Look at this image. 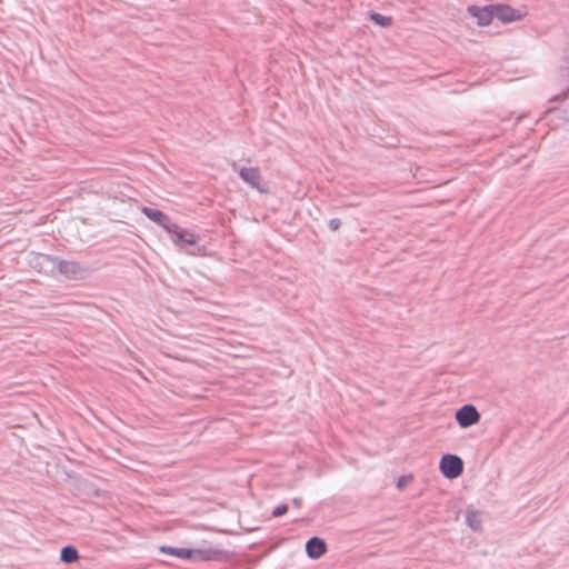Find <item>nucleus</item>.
<instances>
[{"mask_svg": "<svg viewBox=\"0 0 569 569\" xmlns=\"http://www.w3.org/2000/svg\"><path fill=\"white\" fill-rule=\"evenodd\" d=\"M239 176L246 183H248L252 188L257 189L259 192H261V193L267 192V189L263 188L260 183L261 176H260V171L258 168L243 167L239 170Z\"/></svg>", "mask_w": 569, "mask_h": 569, "instance_id": "obj_7", "label": "nucleus"}, {"mask_svg": "<svg viewBox=\"0 0 569 569\" xmlns=\"http://www.w3.org/2000/svg\"><path fill=\"white\" fill-rule=\"evenodd\" d=\"M160 551L167 553L172 557L190 559L191 558V549L189 548H176V547H160Z\"/></svg>", "mask_w": 569, "mask_h": 569, "instance_id": "obj_11", "label": "nucleus"}, {"mask_svg": "<svg viewBox=\"0 0 569 569\" xmlns=\"http://www.w3.org/2000/svg\"><path fill=\"white\" fill-rule=\"evenodd\" d=\"M339 227H340V220H339V219H331V220L329 221V228H330V230L336 231V230H338V229H339Z\"/></svg>", "mask_w": 569, "mask_h": 569, "instance_id": "obj_16", "label": "nucleus"}, {"mask_svg": "<svg viewBox=\"0 0 569 569\" xmlns=\"http://www.w3.org/2000/svg\"><path fill=\"white\" fill-rule=\"evenodd\" d=\"M292 503L296 506V507H301L302 505V499L301 498H295L292 500Z\"/></svg>", "mask_w": 569, "mask_h": 569, "instance_id": "obj_17", "label": "nucleus"}, {"mask_svg": "<svg viewBox=\"0 0 569 569\" xmlns=\"http://www.w3.org/2000/svg\"><path fill=\"white\" fill-rule=\"evenodd\" d=\"M468 12L477 19L479 26H488L495 18L493 4L486 7L470 6L468 7Z\"/></svg>", "mask_w": 569, "mask_h": 569, "instance_id": "obj_8", "label": "nucleus"}, {"mask_svg": "<svg viewBox=\"0 0 569 569\" xmlns=\"http://www.w3.org/2000/svg\"><path fill=\"white\" fill-rule=\"evenodd\" d=\"M455 418L460 428L467 429L477 425L481 416L473 405H465L456 411Z\"/></svg>", "mask_w": 569, "mask_h": 569, "instance_id": "obj_3", "label": "nucleus"}, {"mask_svg": "<svg viewBox=\"0 0 569 569\" xmlns=\"http://www.w3.org/2000/svg\"><path fill=\"white\" fill-rule=\"evenodd\" d=\"M227 558V553L220 549L196 548L191 549V560L193 561H221Z\"/></svg>", "mask_w": 569, "mask_h": 569, "instance_id": "obj_4", "label": "nucleus"}, {"mask_svg": "<svg viewBox=\"0 0 569 569\" xmlns=\"http://www.w3.org/2000/svg\"><path fill=\"white\" fill-rule=\"evenodd\" d=\"M439 469L446 478L456 479L463 471V461L460 457L448 453L442 456Z\"/></svg>", "mask_w": 569, "mask_h": 569, "instance_id": "obj_2", "label": "nucleus"}, {"mask_svg": "<svg viewBox=\"0 0 569 569\" xmlns=\"http://www.w3.org/2000/svg\"><path fill=\"white\" fill-rule=\"evenodd\" d=\"M569 97V89L562 92V98L566 99Z\"/></svg>", "mask_w": 569, "mask_h": 569, "instance_id": "obj_18", "label": "nucleus"}, {"mask_svg": "<svg viewBox=\"0 0 569 569\" xmlns=\"http://www.w3.org/2000/svg\"><path fill=\"white\" fill-rule=\"evenodd\" d=\"M493 16L501 22L509 23L520 20L523 13L508 4H493Z\"/></svg>", "mask_w": 569, "mask_h": 569, "instance_id": "obj_6", "label": "nucleus"}, {"mask_svg": "<svg viewBox=\"0 0 569 569\" xmlns=\"http://www.w3.org/2000/svg\"><path fill=\"white\" fill-rule=\"evenodd\" d=\"M34 266H39L40 271L43 272H52L56 268H58L59 272L67 277H76L79 271V266L76 262L59 261L57 263L54 259L47 254H38L34 258Z\"/></svg>", "mask_w": 569, "mask_h": 569, "instance_id": "obj_1", "label": "nucleus"}, {"mask_svg": "<svg viewBox=\"0 0 569 569\" xmlns=\"http://www.w3.org/2000/svg\"><path fill=\"white\" fill-rule=\"evenodd\" d=\"M288 511V506L287 505H280L278 507H276L272 511V516L273 517H281L283 516L286 512Z\"/></svg>", "mask_w": 569, "mask_h": 569, "instance_id": "obj_15", "label": "nucleus"}, {"mask_svg": "<svg viewBox=\"0 0 569 569\" xmlns=\"http://www.w3.org/2000/svg\"><path fill=\"white\" fill-rule=\"evenodd\" d=\"M467 525L473 530L478 531L481 528L482 519L478 511H469L466 517Z\"/></svg>", "mask_w": 569, "mask_h": 569, "instance_id": "obj_13", "label": "nucleus"}, {"mask_svg": "<svg viewBox=\"0 0 569 569\" xmlns=\"http://www.w3.org/2000/svg\"><path fill=\"white\" fill-rule=\"evenodd\" d=\"M168 233L171 234L173 243L181 248H183V246H194L197 243V237L193 232L180 228L174 222L173 228H170Z\"/></svg>", "mask_w": 569, "mask_h": 569, "instance_id": "obj_5", "label": "nucleus"}, {"mask_svg": "<svg viewBox=\"0 0 569 569\" xmlns=\"http://www.w3.org/2000/svg\"><path fill=\"white\" fill-rule=\"evenodd\" d=\"M78 558H79L78 551L72 546H67V547L62 548V550L60 552V559L66 563H72V562L77 561Z\"/></svg>", "mask_w": 569, "mask_h": 569, "instance_id": "obj_12", "label": "nucleus"}, {"mask_svg": "<svg viewBox=\"0 0 569 569\" xmlns=\"http://www.w3.org/2000/svg\"><path fill=\"white\" fill-rule=\"evenodd\" d=\"M370 18H371V20H372L376 24L381 26V27H388V26H390V24H391V18H389V17H385V16H382V14H380V13L372 12V13L370 14Z\"/></svg>", "mask_w": 569, "mask_h": 569, "instance_id": "obj_14", "label": "nucleus"}, {"mask_svg": "<svg viewBox=\"0 0 569 569\" xmlns=\"http://www.w3.org/2000/svg\"><path fill=\"white\" fill-rule=\"evenodd\" d=\"M306 551L311 559L320 558L327 551L325 540L318 537L310 538L306 543Z\"/></svg>", "mask_w": 569, "mask_h": 569, "instance_id": "obj_10", "label": "nucleus"}, {"mask_svg": "<svg viewBox=\"0 0 569 569\" xmlns=\"http://www.w3.org/2000/svg\"><path fill=\"white\" fill-rule=\"evenodd\" d=\"M142 212L150 220H152L153 222H156L159 226H161L167 232H168V230L170 228H173V222L162 211L157 210V209H152V208H148V207H143L142 208Z\"/></svg>", "mask_w": 569, "mask_h": 569, "instance_id": "obj_9", "label": "nucleus"}, {"mask_svg": "<svg viewBox=\"0 0 569 569\" xmlns=\"http://www.w3.org/2000/svg\"><path fill=\"white\" fill-rule=\"evenodd\" d=\"M403 485V481L399 480L398 487H401Z\"/></svg>", "mask_w": 569, "mask_h": 569, "instance_id": "obj_19", "label": "nucleus"}]
</instances>
